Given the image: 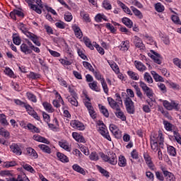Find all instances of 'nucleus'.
<instances>
[{"instance_id":"nucleus-43","label":"nucleus","mask_w":181,"mask_h":181,"mask_svg":"<svg viewBox=\"0 0 181 181\" xmlns=\"http://www.w3.org/2000/svg\"><path fill=\"white\" fill-rule=\"evenodd\" d=\"M168 153L170 156H176V148L172 146H168Z\"/></svg>"},{"instance_id":"nucleus-31","label":"nucleus","mask_w":181,"mask_h":181,"mask_svg":"<svg viewBox=\"0 0 181 181\" xmlns=\"http://www.w3.org/2000/svg\"><path fill=\"white\" fill-rule=\"evenodd\" d=\"M42 105L45 110L47 111V112H53L54 111V110L53 109V107L52 106V104L47 102L43 103Z\"/></svg>"},{"instance_id":"nucleus-20","label":"nucleus","mask_w":181,"mask_h":181,"mask_svg":"<svg viewBox=\"0 0 181 181\" xmlns=\"http://www.w3.org/2000/svg\"><path fill=\"white\" fill-rule=\"evenodd\" d=\"M38 148H40V149H41V151L44 152V153H52V148H50V147H49V146H47L46 144H40L38 145Z\"/></svg>"},{"instance_id":"nucleus-46","label":"nucleus","mask_w":181,"mask_h":181,"mask_svg":"<svg viewBox=\"0 0 181 181\" xmlns=\"http://www.w3.org/2000/svg\"><path fill=\"white\" fill-rule=\"evenodd\" d=\"M83 65L86 69V70H89V71H92V73H94V68H93V66H91L90 63H88L87 62H83Z\"/></svg>"},{"instance_id":"nucleus-15","label":"nucleus","mask_w":181,"mask_h":181,"mask_svg":"<svg viewBox=\"0 0 181 181\" xmlns=\"http://www.w3.org/2000/svg\"><path fill=\"white\" fill-rule=\"evenodd\" d=\"M115 115L122 121H127V117L125 116V114H124V112L121 110V107H119V110L115 111Z\"/></svg>"},{"instance_id":"nucleus-16","label":"nucleus","mask_w":181,"mask_h":181,"mask_svg":"<svg viewBox=\"0 0 181 181\" xmlns=\"http://www.w3.org/2000/svg\"><path fill=\"white\" fill-rule=\"evenodd\" d=\"M72 136L74 139L76 140L77 142H82L83 144H86V139H84V137L78 133L73 132Z\"/></svg>"},{"instance_id":"nucleus-24","label":"nucleus","mask_w":181,"mask_h":181,"mask_svg":"<svg viewBox=\"0 0 181 181\" xmlns=\"http://www.w3.org/2000/svg\"><path fill=\"white\" fill-rule=\"evenodd\" d=\"M57 156L59 160H60L61 162H63V163H67V162H69V158H67L66 155L60 152L57 153Z\"/></svg>"},{"instance_id":"nucleus-54","label":"nucleus","mask_w":181,"mask_h":181,"mask_svg":"<svg viewBox=\"0 0 181 181\" xmlns=\"http://www.w3.org/2000/svg\"><path fill=\"white\" fill-rule=\"evenodd\" d=\"M93 74L96 78V80H99L100 81V83H103V80H105L104 79V78L101 76V74H100V72H97V71H93Z\"/></svg>"},{"instance_id":"nucleus-59","label":"nucleus","mask_w":181,"mask_h":181,"mask_svg":"<svg viewBox=\"0 0 181 181\" xmlns=\"http://www.w3.org/2000/svg\"><path fill=\"white\" fill-rule=\"evenodd\" d=\"M156 177L158 179V180L163 181L165 180V177H163V174L162 173L157 171L156 172Z\"/></svg>"},{"instance_id":"nucleus-36","label":"nucleus","mask_w":181,"mask_h":181,"mask_svg":"<svg viewBox=\"0 0 181 181\" xmlns=\"http://www.w3.org/2000/svg\"><path fill=\"white\" fill-rule=\"evenodd\" d=\"M59 145L61 148L64 149L65 151H67L68 152H70V147L69 146V143L66 141H59Z\"/></svg>"},{"instance_id":"nucleus-45","label":"nucleus","mask_w":181,"mask_h":181,"mask_svg":"<svg viewBox=\"0 0 181 181\" xmlns=\"http://www.w3.org/2000/svg\"><path fill=\"white\" fill-rule=\"evenodd\" d=\"M89 159H90V160L97 161L98 159H100V157L98 156L97 152L93 151L89 155Z\"/></svg>"},{"instance_id":"nucleus-8","label":"nucleus","mask_w":181,"mask_h":181,"mask_svg":"<svg viewBox=\"0 0 181 181\" xmlns=\"http://www.w3.org/2000/svg\"><path fill=\"white\" fill-rule=\"evenodd\" d=\"M160 170H162L167 181H176V177H175V175L168 171V170H166L165 167H160Z\"/></svg>"},{"instance_id":"nucleus-61","label":"nucleus","mask_w":181,"mask_h":181,"mask_svg":"<svg viewBox=\"0 0 181 181\" xmlns=\"http://www.w3.org/2000/svg\"><path fill=\"white\" fill-rule=\"evenodd\" d=\"M64 19L66 22H71L73 20V15L71 13H66L64 14Z\"/></svg>"},{"instance_id":"nucleus-51","label":"nucleus","mask_w":181,"mask_h":181,"mask_svg":"<svg viewBox=\"0 0 181 181\" xmlns=\"http://www.w3.org/2000/svg\"><path fill=\"white\" fill-rule=\"evenodd\" d=\"M173 135L174 137L176 140V141L177 142V144H179L180 145H181V136H180V134H179V132L174 131L173 132Z\"/></svg>"},{"instance_id":"nucleus-58","label":"nucleus","mask_w":181,"mask_h":181,"mask_svg":"<svg viewBox=\"0 0 181 181\" xmlns=\"http://www.w3.org/2000/svg\"><path fill=\"white\" fill-rule=\"evenodd\" d=\"M23 169H25V170H28V172H30L31 173H35V169H33V168H32L30 165L25 164L23 165Z\"/></svg>"},{"instance_id":"nucleus-18","label":"nucleus","mask_w":181,"mask_h":181,"mask_svg":"<svg viewBox=\"0 0 181 181\" xmlns=\"http://www.w3.org/2000/svg\"><path fill=\"white\" fill-rule=\"evenodd\" d=\"M21 52H23V53H24L25 54H30V53H32V49L30 47H29V46H28V45L23 43L21 45Z\"/></svg>"},{"instance_id":"nucleus-14","label":"nucleus","mask_w":181,"mask_h":181,"mask_svg":"<svg viewBox=\"0 0 181 181\" xmlns=\"http://www.w3.org/2000/svg\"><path fill=\"white\" fill-rule=\"evenodd\" d=\"M33 138V140L37 141V142H42V144H46V145L50 144V141H49L47 139L39 134H35Z\"/></svg>"},{"instance_id":"nucleus-55","label":"nucleus","mask_w":181,"mask_h":181,"mask_svg":"<svg viewBox=\"0 0 181 181\" xmlns=\"http://www.w3.org/2000/svg\"><path fill=\"white\" fill-rule=\"evenodd\" d=\"M156 11H157V12H163L165 7L162 6L160 3H158L156 4Z\"/></svg>"},{"instance_id":"nucleus-47","label":"nucleus","mask_w":181,"mask_h":181,"mask_svg":"<svg viewBox=\"0 0 181 181\" xmlns=\"http://www.w3.org/2000/svg\"><path fill=\"white\" fill-rule=\"evenodd\" d=\"M103 8H105V9H107V11H111V9H112V6H111V4L108 0L103 1Z\"/></svg>"},{"instance_id":"nucleus-5","label":"nucleus","mask_w":181,"mask_h":181,"mask_svg":"<svg viewBox=\"0 0 181 181\" xmlns=\"http://www.w3.org/2000/svg\"><path fill=\"white\" fill-rule=\"evenodd\" d=\"M163 105L165 107L168 111H172V110H179V103L172 100L169 102L168 100L163 101Z\"/></svg>"},{"instance_id":"nucleus-52","label":"nucleus","mask_w":181,"mask_h":181,"mask_svg":"<svg viewBox=\"0 0 181 181\" xmlns=\"http://www.w3.org/2000/svg\"><path fill=\"white\" fill-rule=\"evenodd\" d=\"M4 71L6 76H8L9 77H13V71L12 69H11V68L6 67Z\"/></svg>"},{"instance_id":"nucleus-56","label":"nucleus","mask_w":181,"mask_h":181,"mask_svg":"<svg viewBox=\"0 0 181 181\" xmlns=\"http://www.w3.org/2000/svg\"><path fill=\"white\" fill-rule=\"evenodd\" d=\"M55 26L59 29H66V23L63 21H59L55 23Z\"/></svg>"},{"instance_id":"nucleus-38","label":"nucleus","mask_w":181,"mask_h":181,"mask_svg":"<svg viewBox=\"0 0 181 181\" xmlns=\"http://www.w3.org/2000/svg\"><path fill=\"white\" fill-rule=\"evenodd\" d=\"M83 42L87 47H89L90 50H94V46H93V44H91V41L88 39V37H83Z\"/></svg>"},{"instance_id":"nucleus-41","label":"nucleus","mask_w":181,"mask_h":181,"mask_svg":"<svg viewBox=\"0 0 181 181\" xmlns=\"http://www.w3.org/2000/svg\"><path fill=\"white\" fill-rule=\"evenodd\" d=\"M13 42L14 45L19 46V45H21V42H22V40H21V37H19V35L14 34L13 35Z\"/></svg>"},{"instance_id":"nucleus-34","label":"nucleus","mask_w":181,"mask_h":181,"mask_svg":"<svg viewBox=\"0 0 181 181\" xmlns=\"http://www.w3.org/2000/svg\"><path fill=\"white\" fill-rule=\"evenodd\" d=\"M118 165L120 168H125V166H127V159H125V157L122 156L119 157Z\"/></svg>"},{"instance_id":"nucleus-7","label":"nucleus","mask_w":181,"mask_h":181,"mask_svg":"<svg viewBox=\"0 0 181 181\" xmlns=\"http://www.w3.org/2000/svg\"><path fill=\"white\" fill-rule=\"evenodd\" d=\"M124 104L129 114H134V112H135V106H134V102L131 98L127 97L124 100Z\"/></svg>"},{"instance_id":"nucleus-22","label":"nucleus","mask_w":181,"mask_h":181,"mask_svg":"<svg viewBox=\"0 0 181 181\" xmlns=\"http://www.w3.org/2000/svg\"><path fill=\"white\" fill-rule=\"evenodd\" d=\"M151 74L155 80V81L158 82L160 81L161 83L165 82V79H163V77L160 76V75L158 74L156 71H151Z\"/></svg>"},{"instance_id":"nucleus-49","label":"nucleus","mask_w":181,"mask_h":181,"mask_svg":"<svg viewBox=\"0 0 181 181\" xmlns=\"http://www.w3.org/2000/svg\"><path fill=\"white\" fill-rule=\"evenodd\" d=\"M28 78H31L32 80H37V78H40V74H36L35 72H30L28 74Z\"/></svg>"},{"instance_id":"nucleus-60","label":"nucleus","mask_w":181,"mask_h":181,"mask_svg":"<svg viewBox=\"0 0 181 181\" xmlns=\"http://www.w3.org/2000/svg\"><path fill=\"white\" fill-rule=\"evenodd\" d=\"M163 124L165 126L166 131H172V124L169 123V122L166 120H164Z\"/></svg>"},{"instance_id":"nucleus-63","label":"nucleus","mask_w":181,"mask_h":181,"mask_svg":"<svg viewBox=\"0 0 181 181\" xmlns=\"http://www.w3.org/2000/svg\"><path fill=\"white\" fill-rule=\"evenodd\" d=\"M173 62L177 67L181 69V60L179 58H174Z\"/></svg>"},{"instance_id":"nucleus-35","label":"nucleus","mask_w":181,"mask_h":181,"mask_svg":"<svg viewBox=\"0 0 181 181\" xmlns=\"http://www.w3.org/2000/svg\"><path fill=\"white\" fill-rule=\"evenodd\" d=\"M27 154L29 155V156H33L35 159H37V153H36V151L32 148H27Z\"/></svg>"},{"instance_id":"nucleus-32","label":"nucleus","mask_w":181,"mask_h":181,"mask_svg":"<svg viewBox=\"0 0 181 181\" xmlns=\"http://www.w3.org/2000/svg\"><path fill=\"white\" fill-rule=\"evenodd\" d=\"M127 74L130 77V78H132V80H134V81L139 80V75H138V74L132 71H128Z\"/></svg>"},{"instance_id":"nucleus-10","label":"nucleus","mask_w":181,"mask_h":181,"mask_svg":"<svg viewBox=\"0 0 181 181\" xmlns=\"http://www.w3.org/2000/svg\"><path fill=\"white\" fill-rule=\"evenodd\" d=\"M71 127L74 129H78V131H84L86 129L84 124L78 120H71Z\"/></svg>"},{"instance_id":"nucleus-29","label":"nucleus","mask_w":181,"mask_h":181,"mask_svg":"<svg viewBox=\"0 0 181 181\" xmlns=\"http://www.w3.org/2000/svg\"><path fill=\"white\" fill-rule=\"evenodd\" d=\"M69 103L71 104V105H74V107H78V102L77 101V96H72L71 98H67Z\"/></svg>"},{"instance_id":"nucleus-26","label":"nucleus","mask_w":181,"mask_h":181,"mask_svg":"<svg viewBox=\"0 0 181 181\" xmlns=\"http://www.w3.org/2000/svg\"><path fill=\"white\" fill-rule=\"evenodd\" d=\"M131 9H132L133 13L135 15V16L139 18V19H142V18H144V15H142V12H141V11L138 10V8H136L134 6H132Z\"/></svg>"},{"instance_id":"nucleus-9","label":"nucleus","mask_w":181,"mask_h":181,"mask_svg":"<svg viewBox=\"0 0 181 181\" xmlns=\"http://www.w3.org/2000/svg\"><path fill=\"white\" fill-rule=\"evenodd\" d=\"M11 151L13 152L15 155H17V156H21L22 155V148H21V146L18 144H12L10 146Z\"/></svg>"},{"instance_id":"nucleus-48","label":"nucleus","mask_w":181,"mask_h":181,"mask_svg":"<svg viewBox=\"0 0 181 181\" xmlns=\"http://www.w3.org/2000/svg\"><path fill=\"white\" fill-rule=\"evenodd\" d=\"M0 135L1 136H4V138H9V132H8L6 129L0 127Z\"/></svg>"},{"instance_id":"nucleus-6","label":"nucleus","mask_w":181,"mask_h":181,"mask_svg":"<svg viewBox=\"0 0 181 181\" xmlns=\"http://www.w3.org/2000/svg\"><path fill=\"white\" fill-rule=\"evenodd\" d=\"M148 56L153 60L154 63L162 64V57L159 53L151 49L150 52L148 53Z\"/></svg>"},{"instance_id":"nucleus-25","label":"nucleus","mask_w":181,"mask_h":181,"mask_svg":"<svg viewBox=\"0 0 181 181\" xmlns=\"http://www.w3.org/2000/svg\"><path fill=\"white\" fill-rule=\"evenodd\" d=\"M72 169L75 170V172H78V173H81V175H86V171L84 170V168H81L80 165L77 164H74L72 166Z\"/></svg>"},{"instance_id":"nucleus-57","label":"nucleus","mask_w":181,"mask_h":181,"mask_svg":"<svg viewBox=\"0 0 181 181\" xmlns=\"http://www.w3.org/2000/svg\"><path fill=\"white\" fill-rule=\"evenodd\" d=\"M14 15H17V16H21L22 18H23V13L19 10H14L13 12H11L10 13V16H14Z\"/></svg>"},{"instance_id":"nucleus-42","label":"nucleus","mask_w":181,"mask_h":181,"mask_svg":"<svg viewBox=\"0 0 181 181\" xmlns=\"http://www.w3.org/2000/svg\"><path fill=\"white\" fill-rule=\"evenodd\" d=\"M81 16L83 18V21H85V22H86L88 23L91 22V19H90V16L88 15V13H86L84 11H81Z\"/></svg>"},{"instance_id":"nucleus-19","label":"nucleus","mask_w":181,"mask_h":181,"mask_svg":"<svg viewBox=\"0 0 181 181\" xmlns=\"http://www.w3.org/2000/svg\"><path fill=\"white\" fill-rule=\"evenodd\" d=\"M133 42L136 47H139L140 49H142V47H144V43L142 42V40H141V38H139L138 36H134Z\"/></svg>"},{"instance_id":"nucleus-53","label":"nucleus","mask_w":181,"mask_h":181,"mask_svg":"<svg viewBox=\"0 0 181 181\" xmlns=\"http://www.w3.org/2000/svg\"><path fill=\"white\" fill-rule=\"evenodd\" d=\"M100 83L102 84L104 93H105V94H108V86L107 85V82H105V80H102V82Z\"/></svg>"},{"instance_id":"nucleus-3","label":"nucleus","mask_w":181,"mask_h":181,"mask_svg":"<svg viewBox=\"0 0 181 181\" xmlns=\"http://www.w3.org/2000/svg\"><path fill=\"white\" fill-rule=\"evenodd\" d=\"M98 125L99 127L98 132L100 134L105 138V139H107V141H111V136H110V133H108V130L107 129L105 124H104V122H103V121H99L98 122Z\"/></svg>"},{"instance_id":"nucleus-37","label":"nucleus","mask_w":181,"mask_h":181,"mask_svg":"<svg viewBox=\"0 0 181 181\" xmlns=\"http://www.w3.org/2000/svg\"><path fill=\"white\" fill-rule=\"evenodd\" d=\"M144 78L146 83H148V84H152L153 83V79L152 78V76H151V74L148 72H146L144 76Z\"/></svg>"},{"instance_id":"nucleus-27","label":"nucleus","mask_w":181,"mask_h":181,"mask_svg":"<svg viewBox=\"0 0 181 181\" xmlns=\"http://www.w3.org/2000/svg\"><path fill=\"white\" fill-rule=\"evenodd\" d=\"M98 107L100 108V112L106 117V118H108L110 117V113L108 112V110L105 108V106H103L101 104L98 105Z\"/></svg>"},{"instance_id":"nucleus-1","label":"nucleus","mask_w":181,"mask_h":181,"mask_svg":"<svg viewBox=\"0 0 181 181\" xmlns=\"http://www.w3.org/2000/svg\"><path fill=\"white\" fill-rule=\"evenodd\" d=\"M19 29L23 32V33H25V35L27 36V37H29L36 46H40V42H39V38L37 37V35L30 33L28 32V28H26V25L20 23L18 25Z\"/></svg>"},{"instance_id":"nucleus-23","label":"nucleus","mask_w":181,"mask_h":181,"mask_svg":"<svg viewBox=\"0 0 181 181\" xmlns=\"http://www.w3.org/2000/svg\"><path fill=\"white\" fill-rule=\"evenodd\" d=\"M27 128L28 129H29V131H30L33 134L35 133L39 134L40 132V129H39V128L36 127L35 125L32 124L31 123H28L27 124Z\"/></svg>"},{"instance_id":"nucleus-13","label":"nucleus","mask_w":181,"mask_h":181,"mask_svg":"<svg viewBox=\"0 0 181 181\" xmlns=\"http://www.w3.org/2000/svg\"><path fill=\"white\" fill-rule=\"evenodd\" d=\"M151 138H155V140L156 141V142L157 143L159 142L160 146H161V148H163V142L165 141V139L163 138L162 132L159 131L158 136L156 134H154L151 136Z\"/></svg>"},{"instance_id":"nucleus-33","label":"nucleus","mask_w":181,"mask_h":181,"mask_svg":"<svg viewBox=\"0 0 181 181\" xmlns=\"http://www.w3.org/2000/svg\"><path fill=\"white\" fill-rule=\"evenodd\" d=\"M109 64L111 67V69L116 73V74H118L119 73V67H118V65L114 62H109Z\"/></svg>"},{"instance_id":"nucleus-21","label":"nucleus","mask_w":181,"mask_h":181,"mask_svg":"<svg viewBox=\"0 0 181 181\" xmlns=\"http://www.w3.org/2000/svg\"><path fill=\"white\" fill-rule=\"evenodd\" d=\"M151 149L154 152H158L159 151V147L158 146V142L155 140V137H151Z\"/></svg>"},{"instance_id":"nucleus-50","label":"nucleus","mask_w":181,"mask_h":181,"mask_svg":"<svg viewBox=\"0 0 181 181\" xmlns=\"http://www.w3.org/2000/svg\"><path fill=\"white\" fill-rule=\"evenodd\" d=\"M129 49V45L127 42H123L120 46V50L122 52H127Z\"/></svg>"},{"instance_id":"nucleus-40","label":"nucleus","mask_w":181,"mask_h":181,"mask_svg":"<svg viewBox=\"0 0 181 181\" xmlns=\"http://www.w3.org/2000/svg\"><path fill=\"white\" fill-rule=\"evenodd\" d=\"M134 88L136 90V94L137 97H139L140 100H142V98H144V95L142 94V92H141V88H139V86H138L137 85H134Z\"/></svg>"},{"instance_id":"nucleus-62","label":"nucleus","mask_w":181,"mask_h":181,"mask_svg":"<svg viewBox=\"0 0 181 181\" xmlns=\"http://www.w3.org/2000/svg\"><path fill=\"white\" fill-rule=\"evenodd\" d=\"M27 97L30 100V101H33V103H36V101H37L36 96H35V95L32 94L31 93H27Z\"/></svg>"},{"instance_id":"nucleus-12","label":"nucleus","mask_w":181,"mask_h":181,"mask_svg":"<svg viewBox=\"0 0 181 181\" xmlns=\"http://www.w3.org/2000/svg\"><path fill=\"white\" fill-rule=\"evenodd\" d=\"M72 30H74L75 33L76 37L78 39H81L83 37V32H81V29H80V27L77 25L76 24H74L71 26Z\"/></svg>"},{"instance_id":"nucleus-39","label":"nucleus","mask_w":181,"mask_h":181,"mask_svg":"<svg viewBox=\"0 0 181 181\" xmlns=\"http://www.w3.org/2000/svg\"><path fill=\"white\" fill-rule=\"evenodd\" d=\"M98 83L95 81H93L92 83H90L88 84L90 88L93 90V91H100L98 90Z\"/></svg>"},{"instance_id":"nucleus-17","label":"nucleus","mask_w":181,"mask_h":181,"mask_svg":"<svg viewBox=\"0 0 181 181\" xmlns=\"http://www.w3.org/2000/svg\"><path fill=\"white\" fill-rule=\"evenodd\" d=\"M134 65L136 69L139 70V71H146V66L139 61H134Z\"/></svg>"},{"instance_id":"nucleus-30","label":"nucleus","mask_w":181,"mask_h":181,"mask_svg":"<svg viewBox=\"0 0 181 181\" xmlns=\"http://www.w3.org/2000/svg\"><path fill=\"white\" fill-rule=\"evenodd\" d=\"M0 123L4 127L9 125V122H8V120H6V115L4 114H0Z\"/></svg>"},{"instance_id":"nucleus-11","label":"nucleus","mask_w":181,"mask_h":181,"mask_svg":"<svg viewBox=\"0 0 181 181\" xmlns=\"http://www.w3.org/2000/svg\"><path fill=\"white\" fill-rule=\"evenodd\" d=\"M107 101L110 107H111L115 111L119 110V108H121V107H122V105H120L119 103H117V102L115 101L112 98H107Z\"/></svg>"},{"instance_id":"nucleus-28","label":"nucleus","mask_w":181,"mask_h":181,"mask_svg":"<svg viewBox=\"0 0 181 181\" xmlns=\"http://www.w3.org/2000/svg\"><path fill=\"white\" fill-rule=\"evenodd\" d=\"M122 23H124V25H125L127 28H129V29H131V28H132V25H134L132 21L127 17L122 18Z\"/></svg>"},{"instance_id":"nucleus-4","label":"nucleus","mask_w":181,"mask_h":181,"mask_svg":"<svg viewBox=\"0 0 181 181\" xmlns=\"http://www.w3.org/2000/svg\"><path fill=\"white\" fill-rule=\"evenodd\" d=\"M140 87L142 88L143 91L145 93L146 95L151 100L153 101V90L151 88L148 87L146 83L144 82L140 81Z\"/></svg>"},{"instance_id":"nucleus-44","label":"nucleus","mask_w":181,"mask_h":181,"mask_svg":"<svg viewBox=\"0 0 181 181\" xmlns=\"http://www.w3.org/2000/svg\"><path fill=\"white\" fill-rule=\"evenodd\" d=\"M98 170L102 173V175H103V176H105V177H110V173H108V171L103 168L101 166L98 165Z\"/></svg>"},{"instance_id":"nucleus-2","label":"nucleus","mask_w":181,"mask_h":181,"mask_svg":"<svg viewBox=\"0 0 181 181\" xmlns=\"http://www.w3.org/2000/svg\"><path fill=\"white\" fill-rule=\"evenodd\" d=\"M100 156L105 162H108L110 165H117V163L118 162V158H117V154H115V153L110 152L108 156L102 153Z\"/></svg>"},{"instance_id":"nucleus-64","label":"nucleus","mask_w":181,"mask_h":181,"mask_svg":"<svg viewBox=\"0 0 181 181\" xmlns=\"http://www.w3.org/2000/svg\"><path fill=\"white\" fill-rule=\"evenodd\" d=\"M158 88H160L162 93H166L167 90H166V86H165V84L159 83H158Z\"/></svg>"}]
</instances>
